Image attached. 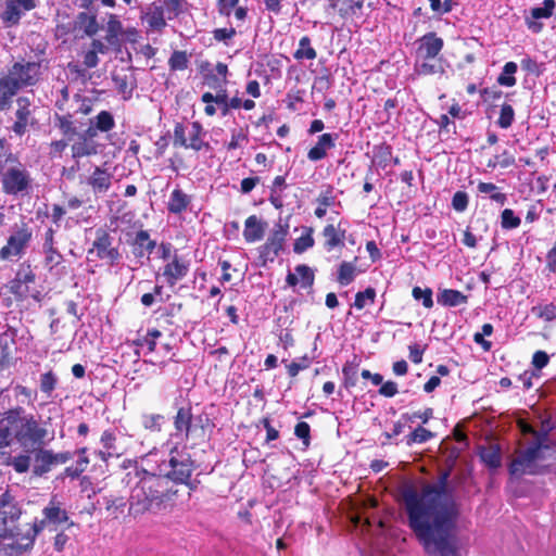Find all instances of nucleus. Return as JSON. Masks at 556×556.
Wrapping results in <instances>:
<instances>
[{"label": "nucleus", "mask_w": 556, "mask_h": 556, "mask_svg": "<svg viewBox=\"0 0 556 556\" xmlns=\"http://www.w3.org/2000/svg\"><path fill=\"white\" fill-rule=\"evenodd\" d=\"M88 448L83 446L78 448L75 454L78 456L75 465L68 466L64 469L63 476L71 479H78L83 472H85L90 464V459L87 455Z\"/></svg>", "instance_id": "c756f323"}, {"label": "nucleus", "mask_w": 556, "mask_h": 556, "mask_svg": "<svg viewBox=\"0 0 556 556\" xmlns=\"http://www.w3.org/2000/svg\"><path fill=\"white\" fill-rule=\"evenodd\" d=\"M43 255V266L51 277L59 281H72L75 278V268L59 250Z\"/></svg>", "instance_id": "f8f14e48"}, {"label": "nucleus", "mask_w": 556, "mask_h": 556, "mask_svg": "<svg viewBox=\"0 0 556 556\" xmlns=\"http://www.w3.org/2000/svg\"><path fill=\"white\" fill-rule=\"evenodd\" d=\"M42 514L45 516V523L49 521L59 525L68 521L67 511L61 508L55 497L51 498L48 506L42 509Z\"/></svg>", "instance_id": "473e14b6"}, {"label": "nucleus", "mask_w": 556, "mask_h": 556, "mask_svg": "<svg viewBox=\"0 0 556 556\" xmlns=\"http://www.w3.org/2000/svg\"><path fill=\"white\" fill-rule=\"evenodd\" d=\"M166 477L143 471L132 489L128 514L135 518L146 513L160 511L169 498V486Z\"/></svg>", "instance_id": "20e7f679"}, {"label": "nucleus", "mask_w": 556, "mask_h": 556, "mask_svg": "<svg viewBox=\"0 0 556 556\" xmlns=\"http://www.w3.org/2000/svg\"><path fill=\"white\" fill-rule=\"evenodd\" d=\"M420 63H416V71L419 75H435V74H443L444 68L441 63V59H434V60H420Z\"/></svg>", "instance_id": "a18cd8bd"}, {"label": "nucleus", "mask_w": 556, "mask_h": 556, "mask_svg": "<svg viewBox=\"0 0 556 556\" xmlns=\"http://www.w3.org/2000/svg\"><path fill=\"white\" fill-rule=\"evenodd\" d=\"M123 33V25L119 21L118 16L115 14H110L106 25V36L105 39L108 42H114Z\"/></svg>", "instance_id": "6e6d98bb"}, {"label": "nucleus", "mask_w": 556, "mask_h": 556, "mask_svg": "<svg viewBox=\"0 0 556 556\" xmlns=\"http://www.w3.org/2000/svg\"><path fill=\"white\" fill-rule=\"evenodd\" d=\"M358 366L359 362L357 361V356L354 357L352 362H345L342 367L343 375V387L345 389L354 388L357 383V375H358Z\"/></svg>", "instance_id": "ea45409f"}, {"label": "nucleus", "mask_w": 556, "mask_h": 556, "mask_svg": "<svg viewBox=\"0 0 556 556\" xmlns=\"http://www.w3.org/2000/svg\"><path fill=\"white\" fill-rule=\"evenodd\" d=\"M392 147L386 142L374 147L372 163L379 168L384 169L392 161Z\"/></svg>", "instance_id": "4c0bfd02"}, {"label": "nucleus", "mask_w": 556, "mask_h": 556, "mask_svg": "<svg viewBox=\"0 0 556 556\" xmlns=\"http://www.w3.org/2000/svg\"><path fill=\"white\" fill-rule=\"evenodd\" d=\"M76 136L77 140L71 147L73 159L78 160L81 157L96 155L98 153L99 146L94 140H88L79 134Z\"/></svg>", "instance_id": "cd10ccee"}, {"label": "nucleus", "mask_w": 556, "mask_h": 556, "mask_svg": "<svg viewBox=\"0 0 556 556\" xmlns=\"http://www.w3.org/2000/svg\"><path fill=\"white\" fill-rule=\"evenodd\" d=\"M91 121L100 132H109L115 127L114 116L106 110L99 112Z\"/></svg>", "instance_id": "49530a36"}, {"label": "nucleus", "mask_w": 556, "mask_h": 556, "mask_svg": "<svg viewBox=\"0 0 556 556\" xmlns=\"http://www.w3.org/2000/svg\"><path fill=\"white\" fill-rule=\"evenodd\" d=\"M444 41L434 31H429L418 39L416 56L418 60H434L443 50Z\"/></svg>", "instance_id": "a211bd4d"}, {"label": "nucleus", "mask_w": 556, "mask_h": 556, "mask_svg": "<svg viewBox=\"0 0 556 556\" xmlns=\"http://www.w3.org/2000/svg\"><path fill=\"white\" fill-rule=\"evenodd\" d=\"M477 189L479 193L489 195L490 200L498 205L503 206L508 200L507 194L502 192L501 188L493 182L480 181Z\"/></svg>", "instance_id": "e433bc0d"}, {"label": "nucleus", "mask_w": 556, "mask_h": 556, "mask_svg": "<svg viewBox=\"0 0 556 556\" xmlns=\"http://www.w3.org/2000/svg\"><path fill=\"white\" fill-rule=\"evenodd\" d=\"M200 122H192L188 128L182 123H176L174 126L173 144L176 148L190 149L194 152H210L212 147L206 138Z\"/></svg>", "instance_id": "6e6552de"}, {"label": "nucleus", "mask_w": 556, "mask_h": 556, "mask_svg": "<svg viewBox=\"0 0 556 556\" xmlns=\"http://www.w3.org/2000/svg\"><path fill=\"white\" fill-rule=\"evenodd\" d=\"M299 282L303 289H311L314 286L315 273L306 264L296 265L294 273L289 271L286 277V283L288 287L294 288Z\"/></svg>", "instance_id": "b1692460"}, {"label": "nucleus", "mask_w": 556, "mask_h": 556, "mask_svg": "<svg viewBox=\"0 0 556 556\" xmlns=\"http://www.w3.org/2000/svg\"><path fill=\"white\" fill-rule=\"evenodd\" d=\"M356 276V266L352 262H342L338 268L337 281L341 286L350 285Z\"/></svg>", "instance_id": "c03bdc74"}, {"label": "nucleus", "mask_w": 556, "mask_h": 556, "mask_svg": "<svg viewBox=\"0 0 556 556\" xmlns=\"http://www.w3.org/2000/svg\"><path fill=\"white\" fill-rule=\"evenodd\" d=\"M189 65L187 51L175 50L168 59V67L172 72L185 71Z\"/></svg>", "instance_id": "09e8293b"}, {"label": "nucleus", "mask_w": 556, "mask_h": 556, "mask_svg": "<svg viewBox=\"0 0 556 556\" xmlns=\"http://www.w3.org/2000/svg\"><path fill=\"white\" fill-rule=\"evenodd\" d=\"M191 203V197L181 189L176 188L172 191L167 202V211L172 214H181Z\"/></svg>", "instance_id": "7c9ffc66"}, {"label": "nucleus", "mask_w": 556, "mask_h": 556, "mask_svg": "<svg viewBox=\"0 0 556 556\" xmlns=\"http://www.w3.org/2000/svg\"><path fill=\"white\" fill-rule=\"evenodd\" d=\"M40 63L35 61L14 62L5 76L0 77V111L11 106L20 90L35 86L40 79Z\"/></svg>", "instance_id": "39448f33"}, {"label": "nucleus", "mask_w": 556, "mask_h": 556, "mask_svg": "<svg viewBox=\"0 0 556 556\" xmlns=\"http://www.w3.org/2000/svg\"><path fill=\"white\" fill-rule=\"evenodd\" d=\"M125 506L126 502L124 497H105V510L113 518H118V516L124 511Z\"/></svg>", "instance_id": "052dcab7"}, {"label": "nucleus", "mask_w": 556, "mask_h": 556, "mask_svg": "<svg viewBox=\"0 0 556 556\" xmlns=\"http://www.w3.org/2000/svg\"><path fill=\"white\" fill-rule=\"evenodd\" d=\"M412 296L416 301H421L425 308L430 309L433 307V292L430 288L421 289L416 286L412 290Z\"/></svg>", "instance_id": "0e129e2a"}, {"label": "nucleus", "mask_w": 556, "mask_h": 556, "mask_svg": "<svg viewBox=\"0 0 556 556\" xmlns=\"http://www.w3.org/2000/svg\"><path fill=\"white\" fill-rule=\"evenodd\" d=\"M74 29L83 31L87 37H93L100 30V24L94 15H89V13L81 11L75 17Z\"/></svg>", "instance_id": "c85d7f7f"}, {"label": "nucleus", "mask_w": 556, "mask_h": 556, "mask_svg": "<svg viewBox=\"0 0 556 556\" xmlns=\"http://www.w3.org/2000/svg\"><path fill=\"white\" fill-rule=\"evenodd\" d=\"M23 514V507L9 489L0 494V540H11L3 544L7 554H21L30 549L36 536L43 530L45 520L27 523L22 529L17 522Z\"/></svg>", "instance_id": "f03ea898"}, {"label": "nucleus", "mask_w": 556, "mask_h": 556, "mask_svg": "<svg viewBox=\"0 0 556 556\" xmlns=\"http://www.w3.org/2000/svg\"><path fill=\"white\" fill-rule=\"evenodd\" d=\"M318 206L315 208V216L323 218L327 213V207L333 205L334 195L332 194V188L328 187L326 191L319 193L317 198Z\"/></svg>", "instance_id": "de8ad7c7"}, {"label": "nucleus", "mask_w": 556, "mask_h": 556, "mask_svg": "<svg viewBox=\"0 0 556 556\" xmlns=\"http://www.w3.org/2000/svg\"><path fill=\"white\" fill-rule=\"evenodd\" d=\"M173 425L175 435L181 437L186 441L203 442L215 428V424L208 414L205 412L193 414L190 403L177 409L173 418Z\"/></svg>", "instance_id": "423d86ee"}, {"label": "nucleus", "mask_w": 556, "mask_h": 556, "mask_svg": "<svg viewBox=\"0 0 556 556\" xmlns=\"http://www.w3.org/2000/svg\"><path fill=\"white\" fill-rule=\"evenodd\" d=\"M267 223L261 220L256 215H250L244 222L243 238L252 243L263 239Z\"/></svg>", "instance_id": "a878e982"}, {"label": "nucleus", "mask_w": 556, "mask_h": 556, "mask_svg": "<svg viewBox=\"0 0 556 556\" xmlns=\"http://www.w3.org/2000/svg\"><path fill=\"white\" fill-rule=\"evenodd\" d=\"M37 7V0H5L0 20L5 27H13L20 24L25 12Z\"/></svg>", "instance_id": "2eb2a0df"}, {"label": "nucleus", "mask_w": 556, "mask_h": 556, "mask_svg": "<svg viewBox=\"0 0 556 556\" xmlns=\"http://www.w3.org/2000/svg\"><path fill=\"white\" fill-rule=\"evenodd\" d=\"M10 292L14 295L16 301H25L28 298L39 302L41 300V293L39 290H31L29 285L21 283L15 280L10 282Z\"/></svg>", "instance_id": "f704fd0d"}, {"label": "nucleus", "mask_w": 556, "mask_h": 556, "mask_svg": "<svg viewBox=\"0 0 556 556\" xmlns=\"http://www.w3.org/2000/svg\"><path fill=\"white\" fill-rule=\"evenodd\" d=\"M199 72L202 75L203 85L216 92L226 88L227 76L229 74L228 65L218 62L215 67L208 61H204L199 66Z\"/></svg>", "instance_id": "ddd939ff"}, {"label": "nucleus", "mask_w": 556, "mask_h": 556, "mask_svg": "<svg viewBox=\"0 0 556 556\" xmlns=\"http://www.w3.org/2000/svg\"><path fill=\"white\" fill-rule=\"evenodd\" d=\"M548 440V433L544 430L543 434L538 437L531 445L522 451L516 458H514L508 467L511 476H521L525 473L535 475L538 471L532 469V465L536 459L542 458V450L548 448L546 444Z\"/></svg>", "instance_id": "1a4fd4ad"}, {"label": "nucleus", "mask_w": 556, "mask_h": 556, "mask_svg": "<svg viewBox=\"0 0 556 556\" xmlns=\"http://www.w3.org/2000/svg\"><path fill=\"white\" fill-rule=\"evenodd\" d=\"M162 337V332L159 329H150L147 334L138 338L134 341V344L137 346H147L150 353L154 352L156 349V341Z\"/></svg>", "instance_id": "864d4df0"}, {"label": "nucleus", "mask_w": 556, "mask_h": 556, "mask_svg": "<svg viewBox=\"0 0 556 556\" xmlns=\"http://www.w3.org/2000/svg\"><path fill=\"white\" fill-rule=\"evenodd\" d=\"M201 101L203 103H215L219 105L222 116H227L229 114V97L226 88L217 91L215 94L210 91L204 92L201 96Z\"/></svg>", "instance_id": "c9c22d12"}, {"label": "nucleus", "mask_w": 556, "mask_h": 556, "mask_svg": "<svg viewBox=\"0 0 556 556\" xmlns=\"http://www.w3.org/2000/svg\"><path fill=\"white\" fill-rule=\"evenodd\" d=\"M16 112H15V122L13 123L11 129L12 131L22 137L26 134L28 125H33L31 122V102L27 97H20L16 100Z\"/></svg>", "instance_id": "6ab92c4d"}, {"label": "nucleus", "mask_w": 556, "mask_h": 556, "mask_svg": "<svg viewBox=\"0 0 556 556\" xmlns=\"http://www.w3.org/2000/svg\"><path fill=\"white\" fill-rule=\"evenodd\" d=\"M481 462L490 469H497L501 466V448L498 445L481 446L479 448Z\"/></svg>", "instance_id": "72a5a7b5"}, {"label": "nucleus", "mask_w": 556, "mask_h": 556, "mask_svg": "<svg viewBox=\"0 0 556 556\" xmlns=\"http://www.w3.org/2000/svg\"><path fill=\"white\" fill-rule=\"evenodd\" d=\"M531 313L545 323H551L556 319V304L553 302L539 304L531 308Z\"/></svg>", "instance_id": "37998d69"}, {"label": "nucleus", "mask_w": 556, "mask_h": 556, "mask_svg": "<svg viewBox=\"0 0 556 556\" xmlns=\"http://www.w3.org/2000/svg\"><path fill=\"white\" fill-rule=\"evenodd\" d=\"M36 278V274L31 266L29 264H22L13 280L21 283L34 285Z\"/></svg>", "instance_id": "338daca9"}, {"label": "nucleus", "mask_w": 556, "mask_h": 556, "mask_svg": "<svg viewBox=\"0 0 556 556\" xmlns=\"http://www.w3.org/2000/svg\"><path fill=\"white\" fill-rule=\"evenodd\" d=\"M518 71L517 63L509 61L503 66L502 73L497 76V84L504 87H514L517 83L515 74Z\"/></svg>", "instance_id": "79ce46f5"}, {"label": "nucleus", "mask_w": 556, "mask_h": 556, "mask_svg": "<svg viewBox=\"0 0 556 556\" xmlns=\"http://www.w3.org/2000/svg\"><path fill=\"white\" fill-rule=\"evenodd\" d=\"M163 12L167 14L168 20H173L182 14L187 9V0H159Z\"/></svg>", "instance_id": "a19ab883"}, {"label": "nucleus", "mask_w": 556, "mask_h": 556, "mask_svg": "<svg viewBox=\"0 0 556 556\" xmlns=\"http://www.w3.org/2000/svg\"><path fill=\"white\" fill-rule=\"evenodd\" d=\"M314 229L312 227L304 228L301 237H299L293 244V251L298 254L305 252L307 249L314 247L315 240L313 238Z\"/></svg>", "instance_id": "603ef678"}, {"label": "nucleus", "mask_w": 556, "mask_h": 556, "mask_svg": "<svg viewBox=\"0 0 556 556\" xmlns=\"http://www.w3.org/2000/svg\"><path fill=\"white\" fill-rule=\"evenodd\" d=\"M364 0H343V5L338 9L341 17L355 16L364 8Z\"/></svg>", "instance_id": "bf43d9fd"}, {"label": "nucleus", "mask_w": 556, "mask_h": 556, "mask_svg": "<svg viewBox=\"0 0 556 556\" xmlns=\"http://www.w3.org/2000/svg\"><path fill=\"white\" fill-rule=\"evenodd\" d=\"M99 64V58L94 53V51H91L90 49L83 52V65L81 67L79 64L68 63V68L71 73H75L79 76H85L86 71L90 68L97 67Z\"/></svg>", "instance_id": "58836bf2"}, {"label": "nucleus", "mask_w": 556, "mask_h": 556, "mask_svg": "<svg viewBox=\"0 0 556 556\" xmlns=\"http://www.w3.org/2000/svg\"><path fill=\"white\" fill-rule=\"evenodd\" d=\"M295 60H314L317 56L316 50L311 46L308 36H303L299 41V49L293 53Z\"/></svg>", "instance_id": "8fccbe9b"}, {"label": "nucleus", "mask_w": 556, "mask_h": 556, "mask_svg": "<svg viewBox=\"0 0 556 556\" xmlns=\"http://www.w3.org/2000/svg\"><path fill=\"white\" fill-rule=\"evenodd\" d=\"M434 438V433L430 430L418 426L408 435H406V445L412 446L413 444L426 443Z\"/></svg>", "instance_id": "3c124183"}, {"label": "nucleus", "mask_w": 556, "mask_h": 556, "mask_svg": "<svg viewBox=\"0 0 556 556\" xmlns=\"http://www.w3.org/2000/svg\"><path fill=\"white\" fill-rule=\"evenodd\" d=\"M59 128L68 140H72L78 134L71 115L59 117Z\"/></svg>", "instance_id": "774afa93"}, {"label": "nucleus", "mask_w": 556, "mask_h": 556, "mask_svg": "<svg viewBox=\"0 0 556 556\" xmlns=\"http://www.w3.org/2000/svg\"><path fill=\"white\" fill-rule=\"evenodd\" d=\"M48 435L47 427L22 406L9 408L0 418V450L11 446L13 442L24 448L40 447Z\"/></svg>", "instance_id": "7ed1b4c3"}, {"label": "nucleus", "mask_w": 556, "mask_h": 556, "mask_svg": "<svg viewBox=\"0 0 556 556\" xmlns=\"http://www.w3.org/2000/svg\"><path fill=\"white\" fill-rule=\"evenodd\" d=\"M170 471L165 476L167 480L176 483L190 485V478L194 470V463L189 454L179 453L177 447L169 453Z\"/></svg>", "instance_id": "9d476101"}, {"label": "nucleus", "mask_w": 556, "mask_h": 556, "mask_svg": "<svg viewBox=\"0 0 556 556\" xmlns=\"http://www.w3.org/2000/svg\"><path fill=\"white\" fill-rule=\"evenodd\" d=\"M92 248L97 252V257L106 261L110 265L116 264L121 258L118 248L113 245L112 236L103 228L96 230Z\"/></svg>", "instance_id": "4468645a"}, {"label": "nucleus", "mask_w": 556, "mask_h": 556, "mask_svg": "<svg viewBox=\"0 0 556 556\" xmlns=\"http://www.w3.org/2000/svg\"><path fill=\"white\" fill-rule=\"evenodd\" d=\"M33 450L35 452L34 472L39 476L49 472L55 466L66 464L74 456L70 451L54 453L52 450L42 448L41 446Z\"/></svg>", "instance_id": "9b49d317"}, {"label": "nucleus", "mask_w": 556, "mask_h": 556, "mask_svg": "<svg viewBox=\"0 0 556 556\" xmlns=\"http://www.w3.org/2000/svg\"><path fill=\"white\" fill-rule=\"evenodd\" d=\"M521 219L511 208H505L501 213V227L506 230L516 229L520 226Z\"/></svg>", "instance_id": "680f3d73"}, {"label": "nucleus", "mask_w": 556, "mask_h": 556, "mask_svg": "<svg viewBox=\"0 0 556 556\" xmlns=\"http://www.w3.org/2000/svg\"><path fill=\"white\" fill-rule=\"evenodd\" d=\"M33 241V229L28 223L22 220L14 224L8 232L4 245L0 249L1 261L20 260Z\"/></svg>", "instance_id": "0eeeda50"}, {"label": "nucleus", "mask_w": 556, "mask_h": 556, "mask_svg": "<svg viewBox=\"0 0 556 556\" xmlns=\"http://www.w3.org/2000/svg\"><path fill=\"white\" fill-rule=\"evenodd\" d=\"M376 300V290L372 287L366 288L355 294L353 306L356 309H363L367 304H374Z\"/></svg>", "instance_id": "4d7b16f0"}, {"label": "nucleus", "mask_w": 556, "mask_h": 556, "mask_svg": "<svg viewBox=\"0 0 556 556\" xmlns=\"http://www.w3.org/2000/svg\"><path fill=\"white\" fill-rule=\"evenodd\" d=\"M514 118H515L514 108L509 103L502 104L500 116L496 122L498 127H501L503 129L509 128L514 123Z\"/></svg>", "instance_id": "e2e57ef3"}, {"label": "nucleus", "mask_w": 556, "mask_h": 556, "mask_svg": "<svg viewBox=\"0 0 556 556\" xmlns=\"http://www.w3.org/2000/svg\"><path fill=\"white\" fill-rule=\"evenodd\" d=\"M113 175L101 166H96L87 176L86 185L96 197L104 195L112 187Z\"/></svg>", "instance_id": "aec40b11"}, {"label": "nucleus", "mask_w": 556, "mask_h": 556, "mask_svg": "<svg viewBox=\"0 0 556 556\" xmlns=\"http://www.w3.org/2000/svg\"><path fill=\"white\" fill-rule=\"evenodd\" d=\"M338 134L325 132L317 138V142L307 152V159L311 162H318L327 156L328 150L336 147Z\"/></svg>", "instance_id": "5701e85b"}, {"label": "nucleus", "mask_w": 556, "mask_h": 556, "mask_svg": "<svg viewBox=\"0 0 556 556\" xmlns=\"http://www.w3.org/2000/svg\"><path fill=\"white\" fill-rule=\"evenodd\" d=\"M141 21L147 25L148 30L156 33H162L167 26L165 13L157 2H153L147 8L141 15Z\"/></svg>", "instance_id": "4be33fe9"}, {"label": "nucleus", "mask_w": 556, "mask_h": 556, "mask_svg": "<svg viewBox=\"0 0 556 556\" xmlns=\"http://www.w3.org/2000/svg\"><path fill=\"white\" fill-rule=\"evenodd\" d=\"M311 364L312 359L307 355H303L298 361L287 364L286 369L290 378H295L301 370L307 369Z\"/></svg>", "instance_id": "69168bd1"}, {"label": "nucleus", "mask_w": 556, "mask_h": 556, "mask_svg": "<svg viewBox=\"0 0 556 556\" xmlns=\"http://www.w3.org/2000/svg\"><path fill=\"white\" fill-rule=\"evenodd\" d=\"M287 233L288 231L286 228L281 225H277L267 238L266 242L260 247L258 257L263 266H265L267 262L273 263L278 257L280 251L283 249Z\"/></svg>", "instance_id": "dca6fc26"}, {"label": "nucleus", "mask_w": 556, "mask_h": 556, "mask_svg": "<svg viewBox=\"0 0 556 556\" xmlns=\"http://www.w3.org/2000/svg\"><path fill=\"white\" fill-rule=\"evenodd\" d=\"M58 386V376L53 370H49L40 376V391L47 396L51 397L53 391Z\"/></svg>", "instance_id": "5fc2aeb1"}, {"label": "nucleus", "mask_w": 556, "mask_h": 556, "mask_svg": "<svg viewBox=\"0 0 556 556\" xmlns=\"http://www.w3.org/2000/svg\"><path fill=\"white\" fill-rule=\"evenodd\" d=\"M450 477L451 469H442L435 482H422L419 488L406 482L399 488L407 526L428 556H457L462 510L448 488Z\"/></svg>", "instance_id": "f257e3e1"}, {"label": "nucleus", "mask_w": 556, "mask_h": 556, "mask_svg": "<svg viewBox=\"0 0 556 556\" xmlns=\"http://www.w3.org/2000/svg\"><path fill=\"white\" fill-rule=\"evenodd\" d=\"M190 262L174 251L172 260L163 267V277L169 287H174L182 280L189 273Z\"/></svg>", "instance_id": "f3484780"}, {"label": "nucleus", "mask_w": 556, "mask_h": 556, "mask_svg": "<svg viewBox=\"0 0 556 556\" xmlns=\"http://www.w3.org/2000/svg\"><path fill=\"white\" fill-rule=\"evenodd\" d=\"M321 236L324 238V249L327 252H331L334 249H342L344 247L346 229L342 227V220L337 225L327 224L321 231Z\"/></svg>", "instance_id": "412c9836"}, {"label": "nucleus", "mask_w": 556, "mask_h": 556, "mask_svg": "<svg viewBox=\"0 0 556 556\" xmlns=\"http://www.w3.org/2000/svg\"><path fill=\"white\" fill-rule=\"evenodd\" d=\"M437 301L443 306L455 307L466 304L468 302V296L459 290L444 289L438 293Z\"/></svg>", "instance_id": "2f4dec72"}, {"label": "nucleus", "mask_w": 556, "mask_h": 556, "mask_svg": "<svg viewBox=\"0 0 556 556\" xmlns=\"http://www.w3.org/2000/svg\"><path fill=\"white\" fill-rule=\"evenodd\" d=\"M165 417L162 414H149L142 416V426L151 432H161Z\"/></svg>", "instance_id": "13d9d810"}, {"label": "nucleus", "mask_w": 556, "mask_h": 556, "mask_svg": "<svg viewBox=\"0 0 556 556\" xmlns=\"http://www.w3.org/2000/svg\"><path fill=\"white\" fill-rule=\"evenodd\" d=\"M112 80L116 91L122 94L124 100H129L137 87L136 78L132 75L113 73Z\"/></svg>", "instance_id": "bb28decb"}, {"label": "nucleus", "mask_w": 556, "mask_h": 556, "mask_svg": "<svg viewBox=\"0 0 556 556\" xmlns=\"http://www.w3.org/2000/svg\"><path fill=\"white\" fill-rule=\"evenodd\" d=\"M131 252L135 257L142 258L149 256L153 253L156 242L150 238V233L148 230H139L136 232L132 241H131Z\"/></svg>", "instance_id": "393cba45"}]
</instances>
